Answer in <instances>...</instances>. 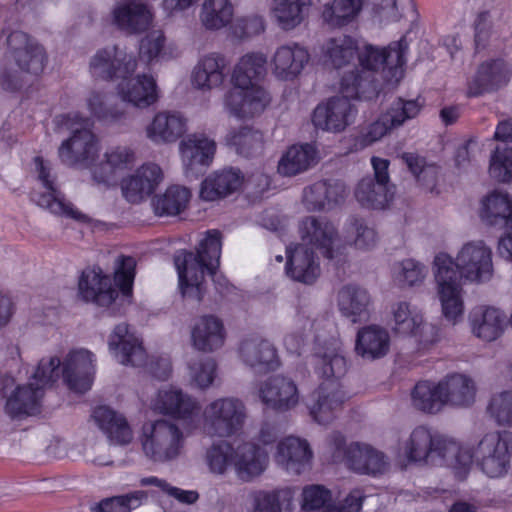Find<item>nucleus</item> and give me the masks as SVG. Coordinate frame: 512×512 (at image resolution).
Returning a JSON list of instances; mask_svg holds the SVG:
<instances>
[{"mask_svg": "<svg viewBox=\"0 0 512 512\" xmlns=\"http://www.w3.org/2000/svg\"><path fill=\"white\" fill-rule=\"evenodd\" d=\"M444 317L456 323L463 315L462 280L485 282L493 275L492 252L482 241L465 244L454 260L439 253L433 262Z\"/></svg>", "mask_w": 512, "mask_h": 512, "instance_id": "nucleus-1", "label": "nucleus"}, {"mask_svg": "<svg viewBox=\"0 0 512 512\" xmlns=\"http://www.w3.org/2000/svg\"><path fill=\"white\" fill-rule=\"evenodd\" d=\"M408 45L404 37L380 48L366 44L357 55L360 68L345 73L341 79L340 89L347 95L363 100H372L379 94V84L375 78L381 70L386 81H399L406 63L405 54Z\"/></svg>", "mask_w": 512, "mask_h": 512, "instance_id": "nucleus-2", "label": "nucleus"}, {"mask_svg": "<svg viewBox=\"0 0 512 512\" xmlns=\"http://www.w3.org/2000/svg\"><path fill=\"white\" fill-rule=\"evenodd\" d=\"M221 248V233L218 230H209L199 243L196 253L182 250L174 256L183 297L198 302L202 300L205 272L215 276L220 264Z\"/></svg>", "mask_w": 512, "mask_h": 512, "instance_id": "nucleus-3", "label": "nucleus"}, {"mask_svg": "<svg viewBox=\"0 0 512 512\" xmlns=\"http://www.w3.org/2000/svg\"><path fill=\"white\" fill-rule=\"evenodd\" d=\"M315 371L325 380L311 394L308 408L316 422L322 425L334 420L346 399L338 381L347 372L346 359L335 351L314 356Z\"/></svg>", "mask_w": 512, "mask_h": 512, "instance_id": "nucleus-4", "label": "nucleus"}, {"mask_svg": "<svg viewBox=\"0 0 512 512\" xmlns=\"http://www.w3.org/2000/svg\"><path fill=\"white\" fill-rule=\"evenodd\" d=\"M136 260L131 256L120 255L115 261L114 282L104 275L100 268L84 270L78 283L79 295L86 302L98 306H109L118 297V289L124 297L132 295Z\"/></svg>", "mask_w": 512, "mask_h": 512, "instance_id": "nucleus-5", "label": "nucleus"}, {"mask_svg": "<svg viewBox=\"0 0 512 512\" xmlns=\"http://www.w3.org/2000/svg\"><path fill=\"white\" fill-rule=\"evenodd\" d=\"M62 124L72 131V136L59 147L61 162L67 166L88 167L98 153L96 137L90 130L91 120L79 114H68L63 116Z\"/></svg>", "mask_w": 512, "mask_h": 512, "instance_id": "nucleus-6", "label": "nucleus"}, {"mask_svg": "<svg viewBox=\"0 0 512 512\" xmlns=\"http://www.w3.org/2000/svg\"><path fill=\"white\" fill-rule=\"evenodd\" d=\"M185 436L173 422L160 419L143 426L142 448L154 462H168L178 458L184 449Z\"/></svg>", "mask_w": 512, "mask_h": 512, "instance_id": "nucleus-7", "label": "nucleus"}, {"mask_svg": "<svg viewBox=\"0 0 512 512\" xmlns=\"http://www.w3.org/2000/svg\"><path fill=\"white\" fill-rule=\"evenodd\" d=\"M202 417L203 430L207 435L226 438L242 429L246 408L238 398H218L205 406Z\"/></svg>", "mask_w": 512, "mask_h": 512, "instance_id": "nucleus-8", "label": "nucleus"}, {"mask_svg": "<svg viewBox=\"0 0 512 512\" xmlns=\"http://www.w3.org/2000/svg\"><path fill=\"white\" fill-rule=\"evenodd\" d=\"M475 462L488 477L505 475L512 457V431H490L474 447Z\"/></svg>", "mask_w": 512, "mask_h": 512, "instance_id": "nucleus-9", "label": "nucleus"}, {"mask_svg": "<svg viewBox=\"0 0 512 512\" xmlns=\"http://www.w3.org/2000/svg\"><path fill=\"white\" fill-rule=\"evenodd\" d=\"M374 177H364L355 190L357 201L363 206L372 209H383L393 199L395 187L389 181V161L379 157L371 159Z\"/></svg>", "mask_w": 512, "mask_h": 512, "instance_id": "nucleus-10", "label": "nucleus"}, {"mask_svg": "<svg viewBox=\"0 0 512 512\" xmlns=\"http://www.w3.org/2000/svg\"><path fill=\"white\" fill-rule=\"evenodd\" d=\"M35 168L38 174V180L42 183L47 192H33L32 200L40 207L48 209L56 215H64L76 220L84 216L77 211L73 204L67 201L56 185V177L52 174L49 163H45L43 158L36 156L34 158Z\"/></svg>", "mask_w": 512, "mask_h": 512, "instance_id": "nucleus-11", "label": "nucleus"}, {"mask_svg": "<svg viewBox=\"0 0 512 512\" xmlns=\"http://www.w3.org/2000/svg\"><path fill=\"white\" fill-rule=\"evenodd\" d=\"M1 35H6L8 50L12 54L18 68L34 75L43 71L46 54L44 48L39 43L20 30L8 31L3 29Z\"/></svg>", "mask_w": 512, "mask_h": 512, "instance_id": "nucleus-12", "label": "nucleus"}, {"mask_svg": "<svg viewBox=\"0 0 512 512\" xmlns=\"http://www.w3.org/2000/svg\"><path fill=\"white\" fill-rule=\"evenodd\" d=\"M341 93L342 96L331 97L316 106L312 115V122L316 128L338 133L345 130L353 121L355 109L349 99L358 97L347 96L342 91Z\"/></svg>", "mask_w": 512, "mask_h": 512, "instance_id": "nucleus-13", "label": "nucleus"}, {"mask_svg": "<svg viewBox=\"0 0 512 512\" xmlns=\"http://www.w3.org/2000/svg\"><path fill=\"white\" fill-rule=\"evenodd\" d=\"M421 108L422 104L418 100L398 98L385 113L368 126L367 131L363 134L364 144L371 145L391 130L402 126L405 121L415 118Z\"/></svg>", "mask_w": 512, "mask_h": 512, "instance_id": "nucleus-14", "label": "nucleus"}, {"mask_svg": "<svg viewBox=\"0 0 512 512\" xmlns=\"http://www.w3.org/2000/svg\"><path fill=\"white\" fill-rule=\"evenodd\" d=\"M136 67L135 57L118 46L98 50L90 61L91 74L103 80L131 76Z\"/></svg>", "mask_w": 512, "mask_h": 512, "instance_id": "nucleus-15", "label": "nucleus"}, {"mask_svg": "<svg viewBox=\"0 0 512 512\" xmlns=\"http://www.w3.org/2000/svg\"><path fill=\"white\" fill-rule=\"evenodd\" d=\"M260 401L276 412H287L299 402V391L295 382L282 375H274L262 381L257 390Z\"/></svg>", "mask_w": 512, "mask_h": 512, "instance_id": "nucleus-16", "label": "nucleus"}, {"mask_svg": "<svg viewBox=\"0 0 512 512\" xmlns=\"http://www.w3.org/2000/svg\"><path fill=\"white\" fill-rule=\"evenodd\" d=\"M180 152L186 176L197 178L211 165L216 143L204 134L194 133L181 141Z\"/></svg>", "mask_w": 512, "mask_h": 512, "instance_id": "nucleus-17", "label": "nucleus"}, {"mask_svg": "<svg viewBox=\"0 0 512 512\" xmlns=\"http://www.w3.org/2000/svg\"><path fill=\"white\" fill-rule=\"evenodd\" d=\"M298 229L302 244L318 249L325 258H334V245L339 235L331 221L325 217L307 216L299 222Z\"/></svg>", "mask_w": 512, "mask_h": 512, "instance_id": "nucleus-18", "label": "nucleus"}, {"mask_svg": "<svg viewBox=\"0 0 512 512\" xmlns=\"http://www.w3.org/2000/svg\"><path fill=\"white\" fill-rule=\"evenodd\" d=\"M269 102V95L259 85H252L249 88L234 87L225 95V107L238 119L260 115Z\"/></svg>", "mask_w": 512, "mask_h": 512, "instance_id": "nucleus-19", "label": "nucleus"}, {"mask_svg": "<svg viewBox=\"0 0 512 512\" xmlns=\"http://www.w3.org/2000/svg\"><path fill=\"white\" fill-rule=\"evenodd\" d=\"M62 373L70 390L85 393L93 382V354L85 349L71 351L64 360Z\"/></svg>", "mask_w": 512, "mask_h": 512, "instance_id": "nucleus-20", "label": "nucleus"}, {"mask_svg": "<svg viewBox=\"0 0 512 512\" xmlns=\"http://www.w3.org/2000/svg\"><path fill=\"white\" fill-rule=\"evenodd\" d=\"M313 452L305 439L286 437L277 445L275 462L292 475H300L310 468Z\"/></svg>", "mask_w": 512, "mask_h": 512, "instance_id": "nucleus-21", "label": "nucleus"}, {"mask_svg": "<svg viewBox=\"0 0 512 512\" xmlns=\"http://www.w3.org/2000/svg\"><path fill=\"white\" fill-rule=\"evenodd\" d=\"M347 189L341 180H320L303 190V203L308 211L332 209L345 201Z\"/></svg>", "mask_w": 512, "mask_h": 512, "instance_id": "nucleus-22", "label": "nucleus"}, {"mask_svg": "<svg viewBox=\"0 0 512 512\" xmlns=\"http://www.w3.org/2000/svg\"><path fill=\"white\" fill-rule=\"evenodd\" d=\"M108 345L115 358L123 365L140 367L147 361V354L141 342L129 332L125 323L114 328Z\"/></svg>", "mask_w": 512, "mask_h": 512, "instance_id": "nucleus-23", "label": "nucleus"}, {"mask_svg": "<svg viewBox=\"0 0 512 512\" xmlns=\"http://www.w3.org/2000/svg\"><path fill=\"white\" fill-rule=\"evenodd\" d=\"M286 274L292 280L311 285L320 275V266L312 248L297 244L287 248Z\"/></svg>", "mask_w": 512, "mask_h": 512, "instance_id": "nucleus-24", "label": "nucleus"}, {"mask_svg": "<svg viewBox=\"0 0 512 512\" xmlns=\"http://www.w3.org/2000/svg\"><path fill=\"white\" fill-rule=\"evenodd\" d=\"M446 437L433 433L424 426L416 427L407 442L406 454L410 461H431L440 459Z\"/></svg>", "mask_w": 512, "mask_h": 512, "instance_id": "nucleus-25", "label": "nucleus"}, {"mask_svg": "<svg viewBox=\"0 0 512 512\" xmlns=\"http://www.w3.org/2000/svg\"><path fill=\"white\" fill-rule=\"evenodd\" d=\"M243 362L260 372L278 368L279 359L274 345L266 339L253 337L245 339L239 348Z\"/></svg>", "mask_w": 512, "mask_h": 512, "instance_id": "nucleus-26", "label": "nucleus"}, {"mask_svg": "<svg viewBox=\"0 0 512 512\" xmlns=\"http://www.w3.org/2000/svg\"><path fill=\"white\" fill-rule=\"evenodd\" d=\"M118 94L123 101L138 108H147L158 99L156 82L153 77L147 75L123 77L118 84Z\"/></svg>", "mask_w": 512, "mask_h": 512, "instance_id": "nucleus-27", "label": "nucleus"}, {"mask_svg": "<svg viewBox=\"0 0 512 512\" xmlns=\"http://www.w3.org/2000/svg\"><path fill=\"white\" fill-rule=\"evenodd\" d=\"M161 180V168L156 164H145L123 180L122 191L129 202L137 203L152 194Z\"/></svg>", "mask_w": 512, "mask_h": 512, "instance_id": "nucleus-28", "label": "nucleus"}, {"mask_svg": "<svg viewBox=\"0 0 512 512\" xmlns=\"http://www.w3.org/2000/svg\"><path fill=\"white\" fill-rule=\"evenodd\" d=\"M187 130L186 118L179 112L162 111L157 113L146 128L147 137L154 143H172Z\"/></svg>", "mask_w": 512, "mask_h": 512, "instance_id": "nucleus-29", "label": "nucleus"}, {"mask_svg": "<svg viewBox=\"0 0 512 512\" xmlns=\"http://www.w3.org/2000/svg\"><path fill=\"white\" fill-rule=\"evenodd\" d=\"M244 180L238 168H224L209 175L201 185L200 197L206 201L225 198L237 191Z\"/></svg>", "mask_w": 512, "mask_h": 512, "instance_id": "nucleus-30", "label": "nucleus"}, {"mask_svg": "<svg viewBox=\"0 0 512 512\" xmlns=\"http://www.w3.org/2000/svg\"><path fill=\"white\" fill-rule=\"evenodd\" d=\"M473 334L486 342L498 339L506 326V315L498 308L479 306L470 313Z\"/></svg>", "mask_w": 512, "mask_h": 512, "instance_id": "nucleus-31", "label": "nucleus"}, {"mask_svg": "<svg viewBox=\"0 0 512 512\" xmlns=\"http://www.w3.org/2000/svg\"><path fill=\"white\" fill-rule=\"evenodd\" d=\"M348 467L360 474H380L386 469L384 454L366 444L351 443L344 448Z\"/></svg>", "mask_w": 512, "mask_h": 512, "instance_id": "nucleus-32", "label": "nucleus"}, {"mask_svg": "<svg viewBox=\"0 0 512 512\" xmlns=\"http://www.w3.org/2000/svg\"><path fill=\"white\" fill-rule=\"evenodd\" d=\"M509 80V70L501 59L482 63L468 85L469 96H479L498 89Z\"/></svg>", "mask_w": 512, "mask_h": 512, "instance_id": "nucleus-33", "label": "nucleus"}, {"mask_svg": "<svg viewBox=\"0 0 512 512\" xmlns=\"http://www.w3.org/2000/svg\"><path fill=\"white\" fill-rule=\"evenodd\" d=\"M338 307L342 315L353 323L369 317L371 296L367 289L357 284H347L338 292Z\"/></svg>", "mask_w": 512, "mask_h": 512, "instance_id": "nucleus-34", "label": "nucleus"}, {"mask_svg": "<svg viewBox=\"0 0 512 512\" xmlns=\"http://www.w3.org/2000/svg\"><path fill=\"white\" fill-rule=\"evenodd\" d=\"M444 405L469 407L475 401L474 381L466 375L453 373L439 381Z\"/></svg>", "mask_w": 512, "mask_h": 512, "instance_id": "nucleus-35", "label": "nucleus"}, {"mask_svg": "<svg viewBox=\"0 0 512 512\" xmlns=\"http://www.w3.org/2000/svg\"><path fill=\"white\" fill-rule=\"evenodd\" d=\"M154 406L159 412L182 420L191 419L199 411L194 399L172 387L158 392Z\"/></svg>", "mask_w": 512, "mask_h": 512, "instance_id": "nucleus-36", "label": "nucleus"}, {"mask_svg": "<svg viewBox=\"0 0 512 512\" xmlns=\"http://www.w3.org/2000/svg\"><path fill=\"white\" fill-rule=\"evenodd\" d=\"M225 335L222 321L212 315L199 318L191 332L193 346L202 352H212L222 347Z\"/></svg>", "mask_w": 512, "mask_h": 512, "instance_id": "nucleus-37", "label": "nucleus"}, {"mask_svg": "<svg viewBox=\"0 0 512 512\" xmlns=\"http://www.w3.org/2000/svg\"><path fill=\"white\" fill-rule=\"evenodd\" d=\"M309 61L307 50L298 44L280 46L273 56V71L282 80H291L300 74Z\"/></svg>", "mask_w": 512, "mask_h": 512, "instance_id": "nucleus-38", "label": "nucleus"}, {"mask_svg": "<svg viewBox=\"0 0 512 512\" xmlns=\"http://www.w3.org/2000/svg\"><path fill=\"white\" fill-rule=\"evenodd\" d=\"M92 417L112 443L126 445L131 442L132 430L122 414L107 406H99L94 409Z\"/></svg>", "mask_w": 512, "mask_h": 512, "instance_id": "nucleus-39", "label": "nucleus"}, {"mask_svg": "<svg viewBox=\"0 0 512 512\" xmlns=\"http://www.w3.org/2000/svg\"><path fill=\"white\" fill-rule=\"evenodd\" d=\"M227 64L225 57L220 54L204 56L193 70V83L200 89L219 87L228 74Z\"/></svg>", "mask_w": 512, "mask_h": 512, "instance_id": "nucleus-40", "label": "nucleus"}, {"mask_svg": "<svg viewBox=\"0 0 512 512\" xmlns=\"http://www.w3.org/2000/svg\"><path fill=\"white\" fill-rule=\"evenodd\" d=\"M390 346L388 332L376 325H369L357 333L355 351L365 359L374 360L384 357Z\"/></svg>", "mask_w": 512, "mask_h": 512, "instance_id": "nucleus-41", "label": "nucleus"}, {"mask_svg": "<svg viewBox=\"0 0 512 512\" xmlns=\"http://www.w3.org/2000/svg\"><path fill=\"white\" fill-rule=\"evenodd\" d=\"M43 391L34 384L17 386L7 398L5 411L11 418L34 415L39 412Z\"/></svg>", "mask_w": 512, "mask_h": 512, "instance_id": "nucleus-42", "label": "nucleus"}, {"mask_svg": "<svg viewBox=\"0 0 512 512\" xmlns=\"http://www.w3.org/2000/svg\"><path fill=\"white\" fill-rule=\"evenodd\" d=\"M114 21L122 30L139 33L149 28L152 14L145 4L128 0L115 8Z\"/></svg>", "mask_w": 512, "mask_h": 512, "instance_id": "nucleus-43", "label": "nucleus"}, {"mask_svg": "<svg viewBox=\"0 0 512 512\" xmlns=\"http://www.w3.org/2000/svg\"><path fill=\"white\" fill-rule=\"evenodd\" d=\"M267 462V452L253 443H244L235 451L234 465L238 476L244 481L260 475L266 468Z\"/></svg>", "mask_w": 512, "mask_h": 512, "instance_id": "nucleus-44", "label": "nucleus"}, {"mask_svg": "<svg viewBox=\"0 0 512 512\" xmlns=\"http://www.w3.org/2000/svg\"><path fill=\"white\" fill-rule=\"evenodd\" d=\"M267 58L262 53H248L242 56L234 68L232 81L234 87L249 88L258 85L266 72Z\"/></svg>", "mask_w": 512, "mask_h": 512, "instance_id": "nucleus-45", "label": "nucleus"}, {"mask_svg": "<svg viewBox=\"0 0 512 512\" xmlns=\"http://www.w3.org/2000/svg\"><path fill=\"white\" fill-rule=\"evenodd\" d=\"M227 143L236 153L245 158H254L263 154L265 147L264 133L251 126H242L230 132Z\"/></svg>", "mask_w": 512, "mask_h": 512, "instance_id": "nucleus-46", "label": "nucleus"}, {"mask_svg": "<svg viewBox=\"0 0 512 512\" xmlns=\"http://www.w3.org/2000/svg\"><path fill=\"white\" fill-rule=\"evenodd\" d=\"M482 219L499 228L512 225V199L507 193L494 191L483 201Z\"/></svg>", "mask_w": 512, "mask_h": 512, "instance_id": "nucleus-47", "label": "nucleus"}, {"mask_svg": "<svg viewBox=\"0 0 512 512\" xmlns=\"http://www.w3.org/2000/svg\"><path fill=\"white\" fill-rule=\"evenodd\" d=\"M317 162V151L311 144L293 145L281 157L278 172L284 176H295Z\"/></svg>", "mask_w": 512, "mask_h": 512, "instance_id": "nucleus-48", "label": "nucleus"}, {"mask_svg": "<svg viewBox=\"0 0 512 512\" xmlns=\"http://www.w3.org/2000/svg\"><path fill=\"white\" fill-rule=\"evenodd\" d=\"M439 387V382L419 381L411 392L413 407L428 414L440 412L445 405Z\"/></svg>", "mask_w": 512, "mask_h": 512, "instance_id": "nucleus-49", "label": "nucleus"}, {"mask_svg": "<svg viewBox=\"0 0 512 512\" xmlns=\"http://www.w3.org/2000/svg\"><path fill=\"white\" fill-rule=\"evenodd\" d=\"M190 197L189 189L172 185L163 194L152 199V206L158 216H175L186 208Z\"/></svg>", "mask_w": 512, "mask_h": 512, "instance_id": "nucleus-50", "label": "nucleus"}, {"mask_svg": "<svg viewBox=\"0 0 512 512\" xmlns=\"http://www.w3.org/2000/svg\"><path fill=\"white\" fill-rule=\"evenodd\" d=\"M114 96L100 91H91L86 98L90 114L105 123L120 122L125 118V111L113 103Z\"/></svg>", "mask_w": 512, "mask_h": 512, "instance_id": "nucleus-51", "label": "nucleus"}, {"mask_svg": "<svg viewBox=\"0 0 512 512\" xmlns=\"http://www.w3.org/2000/svg\"><path fill=\"white\" fill-rule=\"evenodd\" d=\"M105 162L93 169V179L97 183L109 184L117 169L128 168L134 160V153L126 147H117L105 154Z\"/></svg>", "mask_w": 512, "mask_h": 512, "instance_id": "nucleus-52", "label": "nucleus"}, {"mask_svg": "<svg viewBox=\"0 0 512 512\" xmlns=\"http://www.w3.org/2000/svg\"><path fill=\"white\" fill-rule=\"evenodd\" d=\"M325 62L339 69L349 64L358 51L357 42L351 36L341 35L329 39L323 48Z\"/></svg>", "mask_w": 512, "mask_h": 512, "instance_id": "nucleus-53", "label": "nucleus"}, {"mask_svg": "<svg viewBox=\"0 0 512 512\" xmlns=\"http://www.w3.org/2000/svg\"><path fill=\"white\" fill-rule=\"evenodd\" d=\"M362 7V0H334L325 5L322 17L331 27H342L355 19Z\"/></svg>", "mask_w": 512, "mask_h": 512, "instance_id": "nucleus-54", "label": "nucleus"}, {"mask_svg": "<svg viewBox=\"0 0 512 512\" xmlns=\"http://www.w3.org/2000/svg\"><path fill=\"white\" fill-rule=\"evenodd\" d=\"M233 17V6L229 0H206L202 5L200 20L209 30H218L228 25Z\"/></svg>", "mask_w": 512, "mask_h": 512, "instance_id": "nucleus-55", "label": "nucleus"}, {"mask_svg": "<svg viewBox=\"0 0 512 512\" xmlns=\"http://www.w3.org/2000/svg\"><path fill=\"white\" fill-rule=\"evenodd\" d=\"M306 5V0H274L273 13L284 30H291L303 21Z\"/></svg>", "mask_w": 512, "mask_h": 512, "instance_id": "nucleus-56", "label": "nucleus"}, {"mask_svg": "<svg viewBox=\"0 0 512 512\" xmlns=\"http://www.w3.org/2000/svg\"><path fill=\"white\" fill-rule=\"evenodd\" d=\"M486 412L498 426L512 428V390L494 394L488 402Z\"/></svg>", "mask_w": 512, "mask_h": 512, "instance_id": "nucleus-57", "label": "nucleus"}, {"mask_svg": "<svg viewBox=\"0 0 512 512\" xmlns=\"http://www.w3.org/2000/svg\"><path fill=\"white\" fill-rule=\"evenodd\" d=\"M439 461L455 469L466 471L475 461L474 448L471 450L462 447L456 441L446 437Z\"/></svg>", "mask_w": 512, "mask_h": 512, "instance_id": "nucleus-58", "label": "nucleus"}, {"mask_svg": "<svg viewBox=\"0 0 512 512\" xmlns=\"http://www.w3.org/2000/svg\"><path fill=\"white\" fill-rule=\"evenodd\" d=\"M489 173L499 182H512V148L507 144L496 146L490 158Z\"/></svg>", "mask_w": 512, "mask_h": 512, "instance_id": "nucleus-59", "label": "nucleus"}, {"mask_svg": "<svg viewBox=\"0 0 512 512\" xmlns=\"http://www.w3.org/2000/svg\"><path fill=\"white\" fill-rule=\"evenodd\" d=\"M234 460L235 449L226 441L213 444L206 452V462L214 474H224L227 468L234 464Z\"/></svg>", "mask_w": 512, "mask_h": 512, "instance_id": "nucleus-60", "label": "nucleus"}, {"mask_svg": "<svg viewBox=\"0 0 512 512\" xmlns=\"http://www.w3.org/2000/svg\"><path fill=\"white\" fill-rule=\"evenodd\" d=\"M394 331L402 335H414L423 323L422 315L412 311L406 302H400L393 310Z\"/></svg>", "mask_w": 512, "mask_h": 512, "instance_id": "nucleus-61", "label": "nucleus"}, {"mask_svg": "<svg viewBox=\"0 0 512 512\" xmlns=\"http://www.w3.org/2000/svg\"><path fill=\"white\" fill-rule=\"evenodd\" d=\"M146 498V492L141 490L107 498L96 506L95 512H130L139 507Z\"/></svg>", "mask_w": 512, "mask_h": 512, "instance_id": "nucleus-62", "label": "nucleus"}, {"mask_svg": "<svg viewBox=\"0 0 512 512\" xmlns=\"http://www.w3.org/2000/svg\"><path fill=\"white\" fill-rule=\"evenodd\" d=\"M292 495L289 489L272 492H258L254 496L253 512H281L282 505L290 503Z\"/></svg>", "mask_w": 512, "mask_h": 512, "instance_id": "nucleus-63", "label": "nucleus"}, {"mask_svg": "<svg viewBox=\"0 0 512 512\" xmlns=\"http://www.w3.org/2000/svg\"><path fill=\"white\" fill-rule=\"evenodd\" d=\"M331 492L322 485H308L302 490L301 508L304 511H315L331 507Z\"/></svg>", "mask_w": 512, "mask_h": 512, "instance_id": "nucleus-64", "label": "nucleus"}]
</instances>
